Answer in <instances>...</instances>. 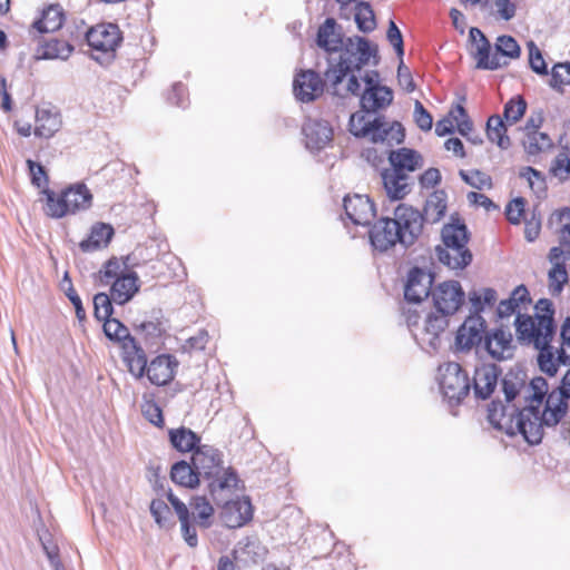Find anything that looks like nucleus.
<instances>
[{
    "label": "nucleus",
    "mask_w": 570,
    "mask_h": 570,
    "mask_svg": "<svg viewBox=\"0 0 570 570\" xmlns=\"http://www.w3.org/2000/svg\"><path fill=\"white\" fill-rule=\"evenodd\" d=\"M533 394L531 404L518 413L517 429L530 445L540 444L544 426L559 424L568 412L570 400V368L562 376L560 384L549 392L544 377L531 379Z\"/></svg>",
    "instance_id": "1"
},
{
    "label": "nucleus",
    "mask_w": 570,
    "mask_h": 570,
    "mask_svg": "<svg viewBox=\"0 0 570 570\" xmlns=\"http://www.w3.org/2000/svg\"><path fill=\"white\" fill-rule=\"evenodd\" d=\"M534 316L518 313L514 326L518 341L522 344H532L538 351L537 363L540 371L548 376H554L557 368L552 363L556 334L554 305L549 298H540L535 306Z\"/></svg>",
    "instance_id": "2"
},
{
    "label": "nucleus",
    "mask_w": 570,
    "mask_h": 570,
    "mask_svg": "<svg viewBox=\"0 0 570 570\" xmlns=\"http://www.w3.org/2000/svg\"><path fill=\"white\" fill-rule=\"evenodd\" d=\"M528 382V375L524 370L519 366L510 368L501 380L502 391L505 396V402L510 403L517 399L522 392H531L524 394L523 399L527 404L523 407L509 406L501 401H492L488 407V420L491 425L498 430H503L508 435H515L522 433L517 429L518 413L531 404L530 396L533 394L531 389V381Z\"/></svg>",
    "instance_id": "3"
},
{
    "label": "nucleus",
    "mask_w": 570,
    "mask_h": 570,
    "mask_svg": "<svg viewBox=\"0 0 570 570\" xmlns=\"http://www.w3.org/2000/svg\"><path fill=\"white\" fill-rule=\"evenodd\" d=\"M340 52L337 62L328 61L324 77L332 88V94L344 97L345 95L340 92L338 86L348 73L360 71L368 65L372 57L376 58L377 47L372 46L364 37L354 36L345 40V45L340 49Z\"/></svg>",
    "instance_id": "4"
},
{
    "label": "nucleus",
    "mask_w": 570,
    "mask_h": 570,
    "mask_svg": "<svg viewBox=\"0 0 570 570\" xmlns=\"http://www.w3.org/2000/svg\"><path fill=\"white\" fill-rule=\"evenodd\" d=\"M42 194L46 196L45 214L56 219L86 210L92 203V194L82 183L67 187L60 195L49 188H45Z\"/></svg>",
    "instance_id": "5"
},
{
    "label": "nucleus",
    "mask_w": 570,
    "mask_h": 570,
    "mask_svg": "<svg viewBox=\"0 0 570 570\" xmlns=\"http://www.w3.org/2000/svg\"><path fill=\"white\" fill-rule=\"evenodd\" d=\"M440 389L451 405H459L471 391L466 371L458 362H448L439 367Z\"/></svg>",
    "instance_id": "6"
},
{
    "label": "nucleus",
    "mask_w": 570,
    "mask_h": 570,
    "mask_svg": "<svg viewBox=\"0 0 570 570\" xmlns=\"http://www.w3.org/2000/svg\"><path fill=\"white\" fill-rule=\"evenodd\" d=\"M560 245L550 249L548 258L552 264L548 273L549 292L552 296H559L564 285L568 283L569 276L567 272L566 261L570 259V225L562 227Z\"/></svg>",
    "instance_id": "7"
},
{
    "label": "nucleus",
    "mask_w": 570,
    "mask_h": 570,
    "mask_svg": "<svg viewBox=\"0 0 570 570\" xmlns=\"http://www.w3.org/2000/svg\"><path fill=\"white\" fill-rule=\"evenodd\" d=\"M392 219L401 236V245L404 248L414 245L423 232L422 213L413 206L400 204L394 209Z\"/></svg>",
    "instance_id": "8"
},
{
    "label": "nucleus",
    "mask_w": 570,
    "mask_h": 570,
    "mask_svg": "<svg viewBox=\"0 0 570 570\" xmlns=\"http://www.w3.org/2000/svg\"><path fill=\"white\" fill-rule=\"evenodd\" d=\"M435 274L425 267L414 266L407 272L404 298L409 303H421L433 292Z\"/></svg>",
    "instance_id": "9"
},
{
    "label": "nucleus",
    "mask_w": 570,
    "mask_h": 570,
    "mask_svg": "<svg viewBox=\"0 0 570 570\" xmlns=\"http://www.w3.org/2000/svg\"><path fill=\"white\" fill-rule=\"evenodd\" d=\"M432 302L439 313L454 315L464 303L465 293L458 281L438 284L432 292Z\"/></svg>",
    "instance_id": "10"
},
{
    "label": "nucleus",
    "mask_w": 570,
    "mask_h": 570,
    "mask_svg": "<svg viewBox=\"0 0 570 570\" xmlns=\"http://www.w3.org/2000/svg\"><path fill=\"white\" fill-rule=\"evenodd\" d=\"M86 40L94 50L115 52L122 41V33L115 23H99L86 32Z\"/></svg>",
    "instance_id": "11"
},
{
    "label": "nucleus",
    "mask_w": 570,
    "mask_h": 570,
    "mask_svg": "<svg viewBox=\"0 0 570 570\" xmlns=\"http://www.w3.org/2000/svg\"><path fill=\"white\" fill-rule=\"evenodd\" d=\"M487 322L481 315H470L458 328L455 335V350L469 352L484 343Z\"/></svg>",
    "instance_id": "12"
},
{
    "label": "nucleus",
    "mask_w": 570,
    "mask_h": 570,
    "mask_svg": "<svg viewBox=\"0 0 570 570\" xmlns=\"http://www.w3.org/2000/svg\"><path fill=\"white\" fill-rule=\"evenodd\" d=\"M191 462L199 479L207 480L217 476L224 469L223 453L212 445H200L191 454Z\"/></svg>",
    "instance_id": "13"
},
{
    "label": "nucleus",
    "mask_w": 570,
    "mask_h": 570,
    "mask_svg": "<svg viewBox=\"0 0 570 570\" xmlns=\"http://www.w3.org/2000/svg\"><path fill=\"white\" fill-rule=\"evenodd\" d=\"M368 238L373 249L379 253H385L396 244H401L395 222L390 217L376 220L368 230Z\"/></svg>",
    "instance_id": "14"
},
{
    "label": "nucleus",
    "mask_w": 570,
    "mask_h": 570,
    "mask_svg": "<svg viewBox=\"0 0 570 570\" xmlns=\"http://www.w3.org/2000/svg\"><path fill=\"white\" fill-rule=\"evenodd\" d=\"M470 41L475 45V51L472 53L476 60V68L483 70H497L508 62H501V58L494 52L491 53V43L485 35L476 27H472L469 31Z\"/></svg>",
    "instance_id": "15"
},
{
    "label": "nucleus",
    "mask_w": 570,
    "mask_h": 570,
    "mask_svg": "<svg viewBox=\"0 0 570 570\" xmlns=\"http://www.w3.org/2000/svg\"><path fill=\"white\" fill-rule=\"evenodd\" d=\"M343 207L347 218L354 225H370L376 216L374 203L366 195L355 194L353 196H345Z\"/></svg>",
    "instance_id": "16"
},
{
    "label": "nucleus",
    "mask_w": 570,
    "mask_h": 570,
    "mask_svg": "<svg viewBox=\"0 0 570 570\" xmlns=\"http://www.w3.org/2000/svg\"><path fill=\"white\" fill-rule=\"evenodd\" d=\"M206 481L208 492L217 505L230 499L239 483L238 474L232 466L224 468L220 473H217V476Z\"/></svg>",
    "instance_id": "17"
},
{
    "label": "nucleus",
    "mask_w": 570,
    "mask_h": 570,
    "mask_svg": "<svg viewBox=\"0 0 570 570\" xmlns=\"http://www.w3.org/2000/svg\"><path fill=\"white\" fill-rule=\"evenodd\" d=\"M324 80L312 70H302L293 81V91L295 97L302 102H311L323 94Z\"/></svg>",
    "instance_id": "18"
},
{
    "label": "nucleus",
    "mask_w": 570,
    "mask_h": 570,
    "mask_svg": "<svg viewBox=\"0 0 570 570\" xmlns=\"http://www.w3.org/2000/svg\"><path fill=\"white\" fill-rule=\"evenodd\" d=\"M501 368L495 364H481L474 370L471 387L476 400H487L494 392Z\"/></svg>",
    "instance_id": "19"
},
{
    "label": "nucleus",
    "mask_w": 570,
    "mask_h": 570,
    "mask_svg": "<svg viewBox=\"0 0 570 570\" xmlns=\"http://www.w3.org/2000/svg\"><path fill=\"white\" fill-rule=\"evenodd\" d=\"M514 348L513 337L509 330L494 328L491 332L485 331L484 350L492 358L497 361L511 358Z\"/></svg>",
    "instance_id": "20"
},
{
    "label": "nucleus",
    "mask_w": 570,
    "mask_h": 570,
    "mask_svg": "<svg viewBox=\"0 0 570 570\" xmlns=\"http://www.w3.org/2000/svg\"><path fill=\"white\" fill-rule=\"evenodd\" d=\"M220 505V518L227 528H240L253 518L252 503L248 499H227Z\"/></svg>",
    "instance_id": "21"
},
{
    "label": "nucleus",
    "mask_w": 570,
    "mask_h": 570,
    "mask_svg": "<svg viewBox=\"0 0 570 570\" xmlns=\"http://www.w3.org/2000/svg\"><path fill=\"white\" fill-rule=\"evenodd\" d=\"M177 367L178 361L175 356L161 354L147 364L145 375H147L151 384L161 386L168 384L174 379Z\"/></svg>",
    "instance_id": "22"
},
{
    "label": "nucleus",
    "mask_w": 570,
    "mask_h": 570,
    "mask_svg": "<svg viewBox=\"0 0 570 570\" xmlns=\"http://www.w3.org/2000/svg\"><path fill=\"white\" fill-rule=\"evenodd\" d=\"M381 178L386 195L392 200L403 199L411 193L414 184L409 174L392 168L384 169Z\"/></svg>",
    "instance_id": "23"
},
{
    "label": "nucleus",
    "mask_w": 570,
    "mask_h": 570,
    "mask_svg": "<svg viewBox=\"0 0 570 570\" xmlns=\"http://www.w3.org/2000/svg\"><path fill=\"white\" fill-rule=\"evenodd\" d=\"M306 147L311 150L323 149L333 137V129L330 124L321 119L308 118L303 125Z\"/></svg>",
    "instance_id": "24"
},
{
    "label": "nucleus",
    "mask_w": 570,
    "mask_h": 570,
    "mask_svg": "<svg viewBox=\"0 0 570 570\" xmlns=\"http://www.w3.org/2000/svg\"><path fill=\"white\" fill-rule=\"evenodd\" d=\"M435 254L441 264L453 271H462L472 263L473 255L468 245L435 247Z\"/></svg>",
    "instance_id": "25"
},
{
    "label": "nucleus",
    "mask_w": 570,
    "mask_h": 570,
    "mask_svg": "<svg viewBox=\"0 0 570 570\" xmlns=\"http://www.w3.org/2000/svg\"><path fill=\"white\" fill-rule=\"evenodd\" d=\"M316 43L327 52H337L345 45L342 27L334 18H326L318 27Z\"/></svg>",
    "instance_id": "26"
},
{
    "label": "nucleus",
    "mask_w": 570,
    "mask_h": 570,
    "mask_svg": "<svg viewBox=\"0 0 570 570\" xmlns=\"http://www.w3.org/2000/svg\"><path fill=\"white\" fill-rule=\"evenodd\" d=\"M367 137L374 144L387 142L393 145V142L401 144L404 140L405 134L400 122L395 121L387 126L383 117H376L372 120L371 131Z\"/></svg>",
    "instance_id": "27"
},
{
    "label": "nucleus",
    "mask_w": 570,
    "mask_h": 570,
    "mask_svg": "<svg viewBox=\"0 0 570 570\" xmlns=\"http://www.w3.org/2000/svg\"><path fill=\"white\" fill-rule=\"evenodd\" d=\"M393 101V90L387 86L365 87L361 95L362 111L376 112L389 107Z\"/></svg>",
    "instance_id": "28"
},
{
    "label": "nucleus",
    "mask_w": 570,
    "mask_h": 570,
    "mask_svg": "<svg viewBox=\"0 0 570 570\" xmlns=\"http://www.w3.org/2000/svg\"><path fill=\"white\" fill-rule=\"evenodd\" d=\"M121 350L124 362L127 364L129 372L136 379L144 377L148 361L144 348L137 343L136 338L127 340Z\"/></svg>",
    "instance_id": "29"
},
{
    "label": "nucleus",
    "mask_w": 570,
    "mask_h": 570,
    "mask_svg": "<svg viewBox=\"0 0 570 570\" xmlns=\"http://www.w3.org/2000/svg\"><path fill=\"white\" fill-rule=\"evenodd\" d=\"M139 279L135 272H128L117 277L110 288L114 303L124 305L128 303L139 291Z\"/></svg>",
    "instance_id": "30"
},
{
    "label": "nucleus",
    "mask_w": 570,
    "mask_h": 570,
    "mask_svg": "<svg viewBox=\"0 0 570 570\" xmlns=\"http://www.w3.org/2000/svg\"><path fill=\"white\" fill-rule=\"evenodd\" d=\"M450 316L445 313H439L436 309L426 315L423 335L426 336V342L431 350L436 351L440 347V336L448 328Z\"/></svg>",
    "instance_id": "31"
},
{
    "label": "nucleus",
    "mask_w": 570,
    "mask_h": 570,
    "mask_svg": "<svg viewBox=\"0 0 570 570\" xmlns=\"http://www.w3.org/2000/svg\"><path fill=\"white\" fill-rule=\"evenodd\" d=\"M115 230L111 225L96 223L91 226L87 238L79 243V248L85 253L106 248L112 239Z\"/></svg>",
    "instance_id": "32"
},
{
    "label": "nucleus",
    "mask_w": 570,
    "mask_h": 570,
    "mask_svg": "<svg viewBox=\"0 0 570 570\" xmlns=\"http://www.w3.org/2000/svg\"><path fill=\"white\" fill-rule=\"evenodd\" d=\"M389 161L392 169L406 174L415 171L423 166L422 155L414 149L405 147L390 151Z\"/></svg>",
    "instance_id": "33"
},
{
    "label": "nucleus",
    "mask_w": 570,
    "mask_h": 570,
    "mask_svg": "<svg viewBox=\"0 0 570 570\" xmlns=\"http://www.w3.org/2000/svg\"><path fill=\"white\" fill-rule=\"evenodd\" d=\"M65 21V11L58 3L50 4L42 10L41 17L33 21L31 31L38 33H49L58 31Z\"/></svg>",
    "instance_id": "34"
},
{
    "label": "nucleus",
    "mask_w": 570,
    "mask_h": 570,
    "mask_svg": "<svg viewBox=\"0 0 570 570\" xmlns=\"http://www.w3.org/2000/svg\"><path fill=\"white\" fill-rule=\"evenodd\" d=\"M446 210V193L444 190L433 191L425 200L422 213L423 222L435 224L441 220Z\"/></svg>",
    "instance_id": "35"
},
{
    "label": "nucleus",
    "mask_w": 570,
    "mask_h": 570,
    "mask_svg": "<svg viewBox=\"0 0 570 570\" xmlns=\"http://www.w3.org/2000/svg\"><path fill=\"white\" fill-rule=\"evenodd\" d=\"M443 246L468 245L470 233L466 225L459 218L451 217V223L445 224L441 229Z\"/></svg>",
    "instance_id": "36"
},
{
    "label": "nucleus",
    "mask_w": 570,
    "mask_h": 570,
    "mask_svg": "<svg viewBox=\"0 0 570 570\" xmlns=\"http://www.w3.org/2000/svg\"><path fill=\"white\" fill-rule=\"evenodd\" d=\"M170 479L174 483L189 489L196 488L200 482L193 462L188 463L185 460L173 464L170 469Z\"/></svg>",
    "instance_id": "37"
},
{
    "label": "nucleus",
    "mask_w": 570,
    "mask_h": 570,
    "mask_svg": "<svg viewBox=\"0 0 570 570\" xmlns=\"http://www.w3.org/2000/svg\"><path fill=\"white\" fill-rule=\"evenodd\" d=\"M168 435L173 448L179 452H194L200 443V438L185 426L169 430Z\"/></svg>",
    "instance_id": "38"
},
{
    "label": "nucleus",
    "mask_w": 570,
    "mask_h": 570,
    "mask_svg": "<svg viewBox=\"0 0 570 570\" xmlns=\"http://www.w3.org/2000/svg\"><path fill=\"white\" fill-rule=\"evenodd\" d=\"M561 345L559 348L553 347L552 363L557 372L560 365H570V315L567 316L560 327Z\"/></svg>",
    "instance_id": "39"
},
{
    "label": "nucleus",
    "mask_w": 570,
    "mask_h": 570,
    "mask_svg": "<svg viewBox=\"0 0 570 570\" xmlns=\"http://www.w3.org/2000/svg\"><path fill=\"white\" fill-rule=\"evenodd\" d=\"M487 136L490 141L495 142L501 149H508L511 140L507 135V126L499 115H492L487 121Z\"/></svg>",
    "instance_id": "40"
},
{
    "label": "nucleus",
    "mask_w": 570,
    "mask_h": 570,
    "mask_svg": "<svg viewBox=\"0 0 570 570\" xmlns=\"http://www.w3.org/2000/svg\"><path fill=\"white\" fill-rule=\"evenodd\" d=\"M135 264L131 262V255H127L122 257V262H120L117 257L109 258L100 269V281L104 285H108L111 279H116L124 273V269H127Z\"/></svg>",
    "instance_id": "41"
},
{
    "label": "nucleus",
    "mask_w": 570,
    "mask_h": 570,
    "mask_svg": "<svg viewBox=\"0 0 570 570\" xmlns=\"http://www.w3.org/2000/svg\"><path fill=\"white\" fill-rule=\"evenodd\" d=\"M40 57L42 59H61L66 60L73 51V46L66 40L51 38L42 45Z\"/></svg>",
    "instance_id": "42"
},
{
    "label": "nucleus",
    "mask_w": 570,
    "mask_h": 570,
    "mask_svg": "<svg viewBox=\"0 0 570 570\" xmlns=\"http://www.w3.org/2000/svg\"><path fill=\"white\" fill-rule=\"evenodd\" d=\"M354 20L357 29L364 33H370L375 30V13L370 2L360 1L356 3Z\"/></svg>",
    "instance_id": "43"
},
{
    "label": "nucleus",
    "mask_w": 570,
    "mask_h": 570,
    "mask_svg": "<svg viewBox=\"0 0 570 570\" xmlns=\"http://www.w3.org/2000/svg\"><path fill=\"white\" fill-rule=\"evenodd\" d=\"M522 144L524 150L532 156L548 150L553 146L550 136L546 132H540L539 130L528 131Z\"/></svg>",
    "instance_id": "44"
},
{
    "label": "nucleus",
    "mask_w": 570,
    "mask_h": 570,
    "mask_svg": "<svg viewBox=\"0 0 570 570\" xmlns=\"http://www.w3.org/2000/svg\"><path fill=\"white\" fill-rule=\"evenodd\" d=\"M60 120L57 115L48 110L37 111V126L35 134L39 137L50 138L56 131L59 130Z\"/></svg>",
    "instance_id": "45"
},
{
    "label": "nucleus",
    "mask_w": 570,
    "mask_h": 570,
    "mask_svg": "<svg viewBox=\"0 0 570 570\" xmlns=\"http://www.w3.org/2000/svg\"><path fill=\"white\" fill-rule=\"evenodd\" d=\"M190 508L200 528L207 529L212 525L214 508L205 497H194L190 501Z\"/></svg>",
    "instance_id": "46"
},
{
    "label": "nucleus",
    "mask_w": 570,
    "mask_h": 570,
    "mask_svg": "<svg viewBox=\"0 0 570 570\" xmlns=\"http://www.w3.org/2000/svg\"><path fill=\"white\" fill-rule=\"evenodd\" d=\"M104 333L105 335L116 343L120 344V347L124 346V343H127V340L134 338L130 335L129 330L117 318H109L104 322Z\"/></svg>",
    "instance_id": "47"
},
{
    "label": "nucleus",
    "mask_w": 570,
    "mask_h": 570,
    "mask_svg": "<svg viewBox=\"0 0 570 570\" xmlns=\"http://www.w3.org/2000/svg\"><path fill=\"white\" fill-rule=\"evenodd\" d=\"M150 513L160 528L171 529L175 525L171 511L165 501L160 499L153 500L150 503Z\"/></svg>",
    "instance_id": "48"
},
{
    "label": "nucleus",
    "mask_w": 570,
    "mask_h": 570,
    "mask_svg": "<svg viewBox=\"0 0 570 570\" xmlns=\"http://www.w3.org/2000/svg\"><path fill=\"white\" fill-rule=\"evenodd\" d=\"M527 101L522 96L511 98L503 108V118L510 122H518L525 114Z\"/></svg>",
    "instance_id": "49"
},
{
    "label": "nucleus",
    "mask_w": 570,
    "mask_h": 570,
    "mask_svg": "<svg viewBox=\"0 0 570 570\" xmlns=\"http://www.w3.org/2000/svg\"><path fill=\"white\" fill-rule=\"evenodd\" d=\"M111 295L98 293L94 296V315L99 322L111 318L114 313Z\"/></svg>",
    "instance_id": "50"
},
{
    "label": "nucleus",
    "mask_w": 570,
    "mask_h": 570,
    "mask_svg": "<svg viewBox=\"0 0 570 570\" xmlns=\"http://www.w3.org/2000/svg\"><path fill=\"white\" fill-rule=\"evenodd\" d=\"M459 175L465 184L475 189H490L493 186L491 176L479 169H473L471 171L461 169Z\"/></svg>",
    "instance_id": "51"
},
{
    "label": "nucleus",
    "mask_w": 570,
    "mask_h": 570,
    "mask_svg": "<svg viewBox=\"0 0 570 570\" xmlns=\"http://www.w3.org/2000/svg\"><path fill=\"white\" fill-rule=\"evenodd\" d=\"M495 53L498 57L503 56L515 59L520 57L521 49L513 37L503 35L497 39Z\"/></svg>",
    "instance_id": "52"
},
{
    "label": "nucleus",
    "mask_w": 570,
    "mask_h": 570,
    "mask_svg": "<svg viewBox=\"0 0 570 570\" xmlns=\"http://www.w3.org/2000/svg\"><path fill=\"white\" fill-rule=\"evenodd\" d=\"M372 120L362 112H355L351 116L348 121V129L351 134L357 138H364L368 136L371 131Z\"/></svg>",
    "instance_id": "53"
},
{
    "label": "nucleus",
    "mask_w": 570,
    "mask_h": 570,
    "mask_svg": "<svg viewBox=\"0 0 570 570\" xmlns=\"http://www.w3.org/2000/svg\"><path fill=\"white\" fill-rule=\"evenodd\" d=\"M569 63L570 62H559L552 68L549 85L559 92H563L562 87L570 83V80L567 79L570 76V69L568 68Z\"/></svg>",
    "instance_id": "54"
},
{
    "label": "nucleus",
    "mask_w": 570,
    "mask_h": 570,
    "mask_svg": "<svg viewBox=\"0 0 570 570\" xmlns=\"http://www.w3.org/2000/svg\"><path fill=\"white\" fill-rule=\"evenodd\" d=\"M528 49H529V63L532 71H534L538 75L547 76L548 75V67L547 63L542 57L541 50L538 48V46L530 41L528 42Z\"/></svg>",
    "instance_id": "55"
},
{
    "label": "nucleus",
    "mask_w": 570,
    "mask_h": 570,
    "mask_svg": "<svg viewBox=\"0 0 570 570\" xmlns=\"http://www.w3.org/2000/svg\"><path fill=\"white\" fill-rule=\"evenodd\" d=\"M386 39L390 42V45L394 48L395 53L399 58H403L404 56V41L403 36L399 27L393 20H390L387 31H386Z\"/></svg>",
    "instance_id": "56"
},
{
    "label": "nucleus",
    "mask_w": 570,
    "mask_h": 570,
    "mask_svg": "<svg viewBox=\"0 0 570 570\" xmlns=\"http://www.w3.org/2000/svg\"><path fill=\"white\" fill-rule=\"evenodd\" d=\"M524 207L525 199L523 197H517L509 202L505 207L507 219L513 225L520 224L524 215Z\"/></svg>",
    "instance_id": "57"
},
{
    "label": "nucleus",
    "mask_w": 570,
    "mask_h": 570,
    "mask_svg": "<svg viewBox=\"0 0 570 570\" xmlns=\"http://www.w3.org/2000/svg\"><path fill=\"white\" fill-rule=\"evenodd\" d=\"M27 166L29 168L30 175H31V183L40 188L48 186L49 177L47 175L46 168L31 159L27 160Z\"/></svg>",
    "instance_id": "58"
},
{
    "label": "nucleus",
    "mask_w": 570,
    "mask_h": 570,
    "mask_svg": "<svg viewBox=\"0 0 570 570\" xmlns=\"http://www.w3.org/2000/svg\"><path fill=\"white\" fill-rule=\"evenodd\" d=\"M414 120L421 130L429 131L432 129L433 118L419 100L414 104Z\"/></svg>",
    "instance_id": "59"
},
{
    "label": "nucleus",
    "mask_w": 570,
    "mask_h": 570,
    "mask_svg": "<svg viewBox=\"0 0 570 570\" xmlns=\"http://www.w3.org/2000/svg\"><path fill=\"white\" fill-rule=\"evenodd\" d=\"M552 171L560 180L568 179L570 175V158L567 154L560 153L553 163Z\"/></svg>",
    "instance_id": "60"
},
{
    "label": "nucleus",
    "mask_w": 570,
    "mask_h": 570,
    "mask_svg": "<svg viewBox=\"0 0 570 570\" xmlns=\"http://www.w3.org/2000/svg\"><path fill=\"white\" fill-rule=\"evenodd\" d=\"M397 81L399 85L406 91L413 92L415 90V82L411 75L409 67H406L403 62V58H400V63L397 67Z\"/></svg>",
    "instance_id": "61"
},
{
    "label": "nucleus",
    "mask_w": 570,
    "mask_h": 570,
    "mask_svg": "<svg viewBox=\"0 0 570 570\" xmlns=\"http://www.w3.org/2000/svg\"><path fill=\"white\" fill-rule=\"evenodd\" d=\"M186 95H187L186 87L181 82H176L173 85L171 90L168 94L167 100L171 105L185 108L187 106Z\"/></svg>",
    "instance_id": "62"
},
{
    "label": "nucleus",
    "mask_w": 570,
    "mask_h": 570,
    "mask_svg": "<svg viewBox=\"0 0 570 570\" xmlns=\"http://www.w3.org/2000/svg\"><path fill=\"white\" fill-rule=\"evenodd\" d=\"M144 416L154 425L161 428L164 425V416L161 409L154 402L147 403L142 407Z\"/></svg>",
    "instance_id": "63"
},
{
    "label": "nucleus",
    "mask_w": 570,
    "mask_h": 570,
    "mask_svg": "<svg viewBox=\"0 0 570 570\" xmlns=\"http://www.w3.org/2000/svg\"><path fill=\"white\" fill-rule=\"evenodd\" d=\"M136 331L145 333L146 337H159L165 332L164 324L160 321H147L136 326Z\"/></svg>",
    "instance_id": "64"
}]
</instances>
